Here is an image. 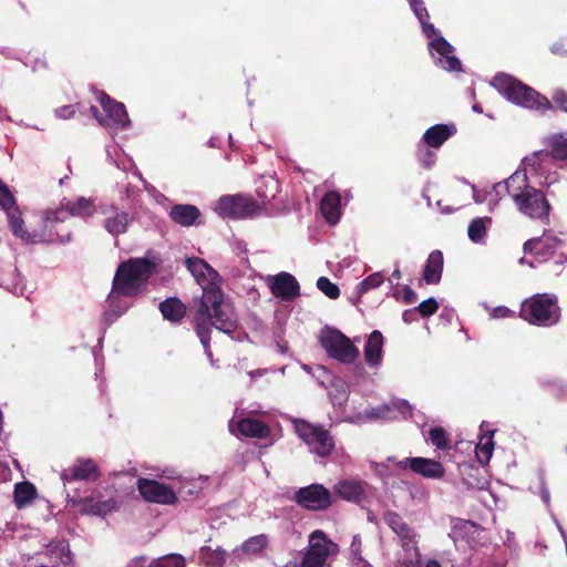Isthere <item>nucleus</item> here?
<instances>
[{
    "mask_svg": "<svg viewBox=\"0 0 567 567\" xmlns=\"http://www.w3.org/2000/svg\"><path fill=\"white\" fill-rule=\"evenodd\" d=\"M196 333L209 361L214 363L210 350L212 327L231 334L238 328V318L233 305L225 299L221 288L203 293L194 316Z\"/></svg>",
    "mask_w": 567,
    "mask_h": 567,
    "instance_id": "obj_1",
    "label": "nucleus"
},
{
    "mask_svg": "<svg viewBox=\"0 0 567 567\" xmlns=\"http://www.w3.org/2000/svg\"><path fill=\"white\" fill-rule=\"evenodd\" d=\"M528 172L529 167L526 166L517 169L506 181L496 183L493 190L496 195L507 193L522 214L533 219H547L550 205L543 192L529 185Z\"/></svg>",
    "mask_w": 567,
    "mask_h": 567,
    "instance_id": "obj_2",
    "label": "nucleus"
},
{
    "mask_svg": "<svg viewBox=\"0 0 567 567\" xmlns=\"http://www.w3.org/2000/svg\"><path fill=\"white\" fill-rule=\"evenodd\" d=\"M492 85L509 102L530 110L545 112L553 109L550 101L535 91L533 87L522 83L507 74L494 76Z\"/></svg>",
    "mask_w": 567,
    "mask_h": 567,
    "instance_id": "obj_3",
    "label": "nucleus"
},
{
    "mask_svg": "<svg viewBox=\"0 0 567 567\" xmlns=\"http://www.w3.org/2000/svg\"><path fill=\"white\" fill-rule=\"evenodd\" d=\"M153 271V264L146 258H134L117 268L113 280L110 300L115 296H135L147 282Z\"/></svg>",
    "mask_w": 567,
    "mask_h": 567,
    "instance_id": "obj_4",
    "label": "nucleus"
},
{
    "mask_svg": "<svg viewBox=\"0 0 567 567\" xmlns=\"http://www.w3.org/2000/svg\"><path fill=\"white\" fill-rule=\"evenodd\" d=\"M550 152L539 151L523 161V165L529 167L532 174L544 176L543 185H551L557 182V174L549 172L554 159L567 158V137L554 135L549 140Z\"/></svg>",
    "mask_w": 567,
    "mask_h": 567,
    "instance_id": "obj_5",
    "label": "nucleus"
},
{
    "mask_svg": "<svg viewBox=\"0 0 567 567\" xmlns=\"http://www.w3.org/2000/svg\"><path fill=\"white\" fill-rule=\"evenodd\" d=\"M297 435L307 444L310 453L327 457L334 450V440L329 431L321 425L311 424L305 420H292Z\"/></svg>",
    "mask_w": 567,
    "mask_h": 567,
    "instance_id": "obj_6",
    "label": "nucleus"
},
{
    "mask_svg": "<svg viewBox=\"0 0 567 567\" xmlns=\"http://www.w3.org/2000/svg\"><path fill=\"white\" fill-rule=\"evenodd\" d=\"M520 316L537 326H551L559 320V308L556 299L548 295H536L523 302Z\"/></svg>",
    "mask_w": 567,
    "mask_h": 567,
    "instance_id": "obj_7",
    "label": "nucleus"
},
{
    "mask_svg": "<svg viewBox=\"0 0 567 567\" xmlns=\"http://www.w3.org/2000/svg\"><path fill=\"white\" fill-rule=\"evenodd\" d=\"M264 206L254 198L240 194L221 196L216 203L215 210L224 217L245 219L258 216Z\"/></svg>",
    "mask_w": 567,
    "mask_h": 567,
    "instance_id": "obj_8",
    "label": "nucleus"
},
{
    "mask_svg": "<svg viewBox=\"0 0 567 567\" xmlns=\"http://www.w3.org/2000/svg\"><path fill=\"white\" fill-rule=\"evenodd\" d=\"M319 341L327 354L341 363H352L359 355L351 340L337 329L322 330Z\"/></svg>",
    "mask_w": 567,
    "mask_h": 567,
    "instance_id": "obj_9",
    "label": "nucleus"
},
{
    "mask_svg": "<svg viewBox=\"0 0 567 567\" xmlns=\"http://www.w3.org/2000/svg\"><path fill=\"white\" fill-rule=\"evenodd\" d=\"M338 551V546L328 539L322 530H315L309 536V548L300 564H290L286 567H322L328 556Z\"/></svg>",
    "mask_w": 567,
    "mask_h": 567,
    "instance_id": "obj_10",
    "label": "nucleus"
},
{
    "mask_svg": "<svg viewBox=\"0 0 567 567\" xmlns=\"http://www.w3.org/2000/svg\"><path fill=\"white\" fill-rule=\"evenodd\" d=\"M97 100L105 113L102 116L96 106H91V113L105 127L112 128H126L130 124V118L124 104L112 100L104 92H99Z\"/></svg>",
    "mask_w": 567,
    "mask_h": 567,
    "instance_id": "obj_11",
    "label": "nucleus"
},
{
    "mask_svg": "<svg viewBox=\"0 0 567 567\" xmlns=\"http://www.w3.org/2000/svg\"><path fill=\"white\" fill-rule=\"evenodd\" d=\"M295 499L309 511H324L332 504V494L321 484H310L299 488Z\"/></svg>",
    "mask_w": 567,
    "mask_h": 567,
    "instance_id": "obj_12",
    "label": "nucleus"
},
{
    "mask_svg": "<svg viewBox=\"0 0 567 567\" xmlns=\"http://www.w3.org/2000/svg\"><path fill=\"white\" fill-rule=\"evenodd\" d=\"M187 270L202 287L203 293L220 288L221 278L204 259L198 257H188L185 259Z\"/></svg>",
    "mask_w": 567,
    "mask_h": 567,
    "instance_id": "obj_13",
    "label": "nucleus"
},
{
    "mask_svg": "<svg viewBox=\"0 0 567 567\" xmlns=\"http://www.w3.org/2000/svg\"><path fill=\"white\" fill-rule=\"evenodd\" d=\"M388 461L401 470L410 468L425 478H441L445 472L440 462L425 457H405L400 461L389 457Z\"/></svg>",
    "mask_w": 567,
    "mask_h": 567,
    "instance_id": "obj_14",
    "label": "nucleus"
},
{
    "mask_svg": "<svg viewBox=\"0 0 567 567\" xmlns=\"http://www.w3.org/2000/svg\"><path fill=\"white\" fill-rule=\"evenodd\" d=\"M95 213L93 199L79 197L75 200H69L55 210L48 212L47 219L50 221H63L70 216L87 218Z\"/></svg>",
    "mask_w": 567,
    "mask_h": 567,
    "instance_id": "obj_15",
    "label": "nucleus"
},
{
    "mask_svg": "<svg viewBox=\"0 0 567 567\" xmlns=\"http://www.w3.org/2000/svg\"><path fill=\"white\" fill-rule=\"evenodd\" d=\"M561 245V239L550 231L545 230L542 237L526 240L523 249L525 254H530L535 256L539 262H544L553 257Z\"/></svg>",
    "mask_w": 567,
    "mask_h": 567,
    "instance_id": "obj_16",
    "label": "nucleus"
},
{
    "mask_svg": "<svg viewBox=\"0 0 567 567\" xmlns=\"http://www.w3.org/2000/svg\"><path fill=\"white\" fill-rule=\"evenodd\" d=\"M137 488L143 498L151 503L171 505L177 501L172 488L154 480L140 478Z\"/></svg>",
    "mask_w": 567,
    "mask_h": 567,
    "instance_id": "obj_17",
    "label": "nucleus"
},
{
    "mask_svg": "<svg viewBox=\"0 0 567 567\" xmlns=\"http://www.w3.org/2000/svg\"><path fill=\"white\" fill-rule=\"evenodd\" d=\"M0 206L6 210L10 220L12 233L22 239L28 238V233L23 228V220L20 216L19 209L16 206L13 195L8 186L0 181Z\"/></svg>",
    "mask_w": 567,
    "mask_h": 567,
    "instance_id": "obj_18",
    "label": "nucleus"
},
{
    "mask_svg": "<svg viewBox=\"0 0 567 567\" xmlns=\"http://www.w3.org/2000/svg\"><path fill=\"white\" fill-rule=\"evenodd\" d=\"M433 58L437 65L446 71H460L461 62L453 54L454 48L443 38L436 37L430 42Z\"/></svg>",
    "mask_w": 567,
    "mask_h": 567,
    "instance_id": "obj_19",
    "label": "nucleus"
},
{
    "mask_svg": "<svg viewBox=\"0 0 567 567\" xmlns=\"http://www.w3.org/2000/svg\"><path fill=\"white\" fill-rule=\"evenodd\" d=\"M229 430L236 436L243 435L251 439H267L270 435V427L255 417H243L237 423L229 422Z\"/></svg>",
    "mask_w": 567,
    "mask_h": 567,
    "instance_id": "obj_20",
    "label": "nucleus"
},
{
    "mask_svg": "<svg viewBox=\"0 0 567 567\" xmlns=\"http://www.w3.org/2000/svg\"><path fill=\"white\" fill-rule=\"evenodd\" d=\"M269 287L272 295L281 300H292L299 295V284L288 272H280L269 277Z\"/></svg>",
    "mask_w": 567,
    "mask_h": 567,
    "instance_id": "obj_21",
    "label": "nucleus"
},
{
    "mask_svg": "<svg viewBox=\"0 0 567 567\" xmlns=\"http://www.w3.org/2000/svg\"><path fill=\"white\" fill-rule=\"evenodd\" d=\"M383 520L391 528V530L400 538L403 547L416 545V534L405 523L401 515L393 511H386L383 514Z\"/></svg>",
    "mask_w": 567,
    "mask_h": 567,
    "instance_id": "obj_22",
    "label": "nucleus"
},
{
    "mask_svg": "<svg viewBox=\"0 0 567 567\" xmlns=\"http://www.w3.org/2000/svg\"><path fill=\"white\" fill-rule=\"evenodd\" d=\"M368 484L359 480H342L333 486V493L347 501L359 503L365 498V489Z\"/></svg>",
    "mask_w": 567,
    "mask_h": 567,
    "instance_id": "obj_23",
    "label": "nucleus"
},
{
    "mask_svg": "<svg viewBox=\"0 0 567 567\" xmlns=\"http://www.w3.org/2000/svg\"><path fill=\"white\" fill-rule=\"evenodd\" d=\"M106 215L104 219V228L113 236L125 234L132 221V217L128 213L120 210L115 206H110L103 210Z\"/></svg>",
    "mask_w": 567,
    "mask_h": 567,
    "instance_id": "obj_24",
    "label": "nucleus"
},
{
    "mask_svg": "<svg viewBox=\"0 0 567 567\" xmlns=\"http://www.w3.org/2000/svg\"><path fill=\"white\" fill-rule=\"evenodd\" d=\"M97 467L92 460H78L71 467L61 473L62 481L69 483L78 480L97 478Z\"/></svg>",
    "mask_w": 567,
    "mask_h": 567,
    "instance_id": "obj_25",
    "label": "nucleus"
},
{
    "mask_svg": "<svg viewBox=\"0 0 567 567\" xmlns=\"http://www.w3.org/2000/svg\"><path fill=\"white\" fill-rule=\"evenodd\" d=\"M412 408L404 400H396L391 402L390 404H383L377 409H372L369 413V416L374 419H383V420H398V419H406L411 415Z\"/></svg>",
    "mask_w": 567,
    "mask_h": 567,
    "instance_id": "obj_26",
    "label": "nucleus"
},
{
    "mask_svg": "<svg viewBox=\"0 0 567 567\" xmlns=\"http://www.w3.org/2000/svg\"><path fill=\"white\" fill-rule=\"evenodd\" d=\"M169 217L174 223L183 227H190L199 224L200 212L194 205L177 204L171 208Z\"/></svg>",
    "mask_w": 567,
    "mask_h": 567,
    "instance_id": "obj_27",
    "label": "nucleus"
},
{
    "mask_svg": "<svg viewBox=\"0 0 567 567\" xmlns=\"http://www.w3.org/2000/svg\"><path fill=\"white\" fill-rule=\"evenodd\" d=\"M455 132L456 127L454 124H436L425 131V133L423 134V141L427 146L439 148Z\"/></svg>",
    "mask_w": 567,
    "mask_h": 567,
    "instance_id": "obj_28",
    "label": "nucleus"
},
{
    "mask_svg": "<svg viewBox=\"0 0 567 567\" xmlns=\"http://www.w3.org/2000/svg\"><path fill=\"white\" fill-rule=\"evenodd\" d=\"M382 352H383V336L380 331L374 330L365 346H364V359L368 365L375 367L379 365L382 361Z\"/></svg>",
    "mask_w": 567,
    "mask_h": 567,
    "instance_id": "obj_29",
    "label": "nucleus"
},
{
    "mask_svg": "<svg viewBox=\"0 0 567 567\" xmlns=\"http://www.w3.org/2000/svg\"><path fill=\"white\" fill-rule=\"evenodd\" d=\"M0 287H3L14 295H22L24 292L22 279L12 264H6L1 267Z\"/></svg>",
    "mask_w": 567,
    "mask_h": 567,
    "instance_id": "obj_30",
    "label": "nucleus"
},
{
    "mask_svg": "<svg viewBox=\"0 0 567 567\" xmlns=\"http://www.w3.org/2000/svg\"><path fill=\"white\" fill-rule=\"evenodd\" d=\"M443 271V254L440 250H433L426 260L423 270V280L427 285L439 284Z\"/></svg>",
    "mask_w": 567,
    "mask_h": 567,
    "instance_id": "obj_31",
    "label": "nucleus"
},
{
    "mask_svg": "<svg viewBox=\"0 0 567 567\" xmlns=\"http://www.w3.org/2000/svg\"><path fill=\"white\" fill-rule=\"evenodd\" d=\"M81 512L89 515L104 516L116 507V502L113 498L105 501L85 498L81 502Z\"/></svg>",
    "mask_w": 567,
    "mask_h": 567,
    "instance_id": "obj_32",
    "label": "nucleus"
},
{
    "mask_svg": "<svg viewBox=\"0 0 567 567\" xmlns=\"http://www.w3.org/2000/svg\"><path fill=\"white\" fill-rule=\"evenodd\" d=\"M340 195L336 192L327 193L321 199V212L330 224H336L340 217Z\"/></svg>",
    "mask_w": 567,
    "mask_h": 567,
    "instance_id": "obj_33",
    "label": "nucleus"
},
{
    "mask_svg": "<svg viewBox=\"0 0 567 567\" xmlns=\"http://www.w3.org/2000/svg\"><path fill=\"white\" fill-rule=\"evenodd\" d=\"M163 317L172 322L179 321L185 316V306L177 298H168L159 303Z\"/></svg>",
    "mask_w": 567,
    "mask_h": 567,
    "instance_id": "obj_34",
    "label": "nucleus"
},
{
    "mask_svg": "<svg viewBox=\"0 0 567 567\" xmlns=\"http://www.w3.org/2000/svg\"><path fill=\"white\" fill-rule=\"evenodd\" d=\"M227 553L221 548L213 549L208 546H204L199 550V559L206 566L220 567L226 561Z\"/></svg>",
    "mask_w": 567,
    "mask_h": 567,
    "instance_id": "obj_35",
    "label": "nucleus"
},
{
    "mask_svg": "<svg viewBox=\"0 0 567 567\" xmlns=\"http://www.w3.org/2000/svg\"><path fill=\"white\" fill-rule=\"evenodd\" d=\"M414 14L422 23L423 32L427 38H432L435 35L436 30L433 24L427 22L429 13L422 0H411L409 1Z\"/></svg>",
    "mask_w": 567,
    "mask_h": 567,
    "instance_id": "obj_36",
    "label": "nucleus"
},
{
    "mask_svg": "<svg viewBox=\"0 0 567 567\" xmlns=\"http://www.w3.org/2000/svg\"><path fill=\"white\" fill-rule=\"evenodd\" d=\"M37 491L30 482L18 483L14 487V502L18 508L24 507L35 497Z\"/></svg>",
    "mask_w": 567,
    "mask_h": 567,
    "instance_id": "obj_37",
    "label": "nucleus"
},
{
    "mask_svg": "<svg viewBox=\"0 0 567 567\" xmlns=\"http://www.w3.org/2000/svg\"><path fill=\"white\" fill-rule=\"evenodd\" d=\"M492 219L489 217H477L474 218L467 229L468 238L473 243H482L485 238L487 227L491 225Z\"/></svg>",
    "mask_w": 567,
    "mask_h": 567,
    "instance_id": "obj_38",
    "label": "nucleus"
},
{
    "mask_svg": "<svg viewBox=\"0 0 567 567\" xmlns=\"http://www.w3.org/2000/svg\"><path fill=\"white\" fill-rule=\"evenodd\" d=\"M267 545L268 538L266 535L261 534L247 539L240 549L246 555H258L267 547Z\"/></svg>",
    "mask_w": 567,
    "mask_h": 567,
    "instance_id": "obj_39",
    "label": "nucleus"
},
{
    "mask_svg": "<svg viewBox=\"0 0 567 567\" xmlns=\"http://www.w3.org/2000/svg\"><path fill=\"white\" fill-rule=\"evenodd\" d=\"M429 441L439 450L450 447L451 440L446 431L441 426H435L429 431Z\"/></svg>",
    "mask_w": 567,
    "mask_h": 567,
    "instance_id": "obj_40",
    "label": "nucleus"
},
{
    "mask_svg": "<svg viewBox=\"0 0 567 567\" xmlns=\"http://www.w3.org/2000/svg\"><path fill=\"white\" fill-rule=\"evenodd\" d=\"M383 281L384 276L382 272H373L357 286V292L361 296L371 289L378 288Z\"/></svg>",
    "mask_w": 567,
    "mask_h": 567,
    "instance_id": "obj_41",
    "label": "nucleus"
},
{
    "mask_svg": "<svg viewBox=\"0 0 567 567\" xmlns=\"http://www.w3.org/2000/svg\"><path fill=\"white\" fill-rule=\"evenodd\" d=\"M317 287L330 299H337L340 295L339 287L327 277H320L317 280Z\"/></svg>",
    "mask_w": 567,
    "mask_h": 567,
    "instance_id": "obj_42",
    "label": "nucleus"
},
{
    "mask_svg": "<svg viewBox=\"0 0 567 567\" xmlns=\"http://www.w3.org/2000/svg\"><path fill=\"white\" fill-rule=\"evenodd\" d=\"M493 453V441L491 437L486 439L485 442H480L476 447V455L481 463H487L492 457Z\"/></svg>",
    "mask_w": 567,
    "mask_h": 567,
    "instance_id": "obj_43",
    "label": "nucleus"
},
{
    "mask_svg": "<svg viewBox=\"0 0 567 567\" xmlns=\"http://www.w3.org/2000/svg\"><path fill=\"white\" fill-rule=\"evenodd\" d=\"M408 554V558L400 560L396 565V567H417L419 563V550L415 545H410L408 547H404Z\"/></svg>",
    "mask_w": 567,
    "mask_h": 567,
    "instance_id": "obj_44",
    "label": "nucleus"
},
{
    "mask_svg": "<svg viewBox=\"0 0 567 567\" xmlns=\"http://www.w3.org/2000/svg\"><path fill=\"white\" fill-rule=\"evenodd\" d=\"M439 309V303L434 298H429L422 301L415 310H417L422 317H430L434 315Z\"/></svg>",
    "mask_w": 567,
    "mask_h": 567,
    "instance_id": "obj_45",
    "label": "nucleus"
},
{
    "mask_svg": "<svg viewBox=\"0 0 567 567\" xmlns=\"http://www.w3.org/2000/svg\"><path fill=\"white\" fill-rule=\"evenodd\" d=\"M362 540L359 535H354L350 545V557L351 563L354 565V560L363 559L361 556Z\"/></svg>",
    "mask_w": 567,
    "mask_h": 567,
    "instance_id": "obj_46",
    "label": "nucleus"
},
{
    "mask_svg": "<svg viewBox=\"0 0 567 567\" xmlns=\"http://www.w3.org/2000/svg\"><path fill=\"white\" fill-rule=\"evenodd\" d=\"M158 567H185V560L182 556H169L166 558H162L161 561L157 563Z\"/></svg>",
    "mask_w": 567,
    "mask_h": 567,
    "instance_id": "obj_47",
    "label": "nucleus"
},
{
    "mask_svg": "<svg viewBox=\"0 0 567 567\" xmlns=\"http://www.w3.org/2000/svg\"><path fill=\"white\" fill-rule=\"evenodd\" d=\"M75 114L74 105H64L55 110V116L61 120L71 118Z\"/></svg>",
    "mask_w": 567,
    "mask_h": 567,
    "instance_id": "obj_48",
    "label": "nucleus"
},
{
    "mask_svg": "<svg viewBox=\"0 0 567 567\" xmlns=\"http://www.w3.org/2000/svg\"><path fill=\"white\" fill-rule=\"evenodd\" d=\"M554 103L563 111L567 112V94L564 91H557L553 95Z\"/></svg>",
    "mask_w": 567,
    "mask_h": 567,
    "instance_id": "obj_49",
    "label": "nucleus"
},
{
    "mask_svg": "<svg viewBox=\"0 0 567 567\" xmlns=\"http://www.w3.org/2000/svg\"><path fill=\"white\" fill-rule=\"evenodd\" d=\"M419 159L424 167L430 168L434 164L435 155L429 150H424L419 154Z\"/></svg>",
    "mask_w": 567,
    "mask_h": 567,
    "instance_id": "obj_50",
    "label": "nucleus"
},
{
    "mask_svg": "<svg viewBox=\"0 0 567 567\" xmlns=\"http://www.w3.org/2000/svg\"><path fill=\"white\" fill-rule=\"evenodd\" d=\"M158 561H161V559H156V560L148 563L145 557H138V558L133 559L127 567H158L157 566Z\"/></svg>",
    "mask_w": 567,
    "mask_h": 567,
    "instance_id": "obj_51",
    "label": "nucleus"
},
{
    "mask_svg": "<svg viewBox=\"0 0 567 567\" xmlns=\"http://www.w3.org/2000/svg\"><path fill=\"white\" fill-rule=\"evenodd\" d=\"M268 184L271 185L272 190H274V193L270 196H268L267 194L261 193L260 189L257 190L258 195L262 198V203L268 202L270 198H274L276 193H277V190H278V182L275 178H272V177L269 178L268 179Z\"/></svg>",
    "mask_w": 567,
    "mask_h": 567,
    "instance_id": "obj_52",
    "label": "nucleus"
},
{
    "mask_svg": "<svg viewBox=\"0 0 567 567\" xmlns=\"http://www.w3.org/2000/svg\"><path fill=\"white\" fill-rule=\"evenodd\" d=\"M403 299L405 303H414L417 300V295L410 287H405Z\"/></svg>",
    "mask_w": 567,
    "mask_h": 567,
    "instance_id": "obj_53",
    "label": "nucleus"
},
{
    "mask_svg": "<svg viewBox=\"0 0 567 567\" xmlns=\"http://www.w3.org/2000/svg\"><path fill=\"white\" fill-rule=\"evenodd\" d=\"M60 558H61L62 564H69L71 561V553L66 545L61 544Z\"/></svg>",
    "mask_w": 567,
    "mask_h": 567,
    "instance_id": "obj_54",
    "label": "nucleus"
},
{
    "mask_svg": "<svg viewBox=\"0 0 567 567\" xmlns=\"http://www.w3.org/2000/svg\"><path fill=\"white\" fill-rule=\"evenodd\" d=\"M338 456H340V458L337 461L341 464L348 463L350 461L349 455L342 449L336 451V457Z\"/></svg>",
    "mask_w": 567,
    "mask_h": 567,
    "instance_id": "obj_55",
    "label": "nucleus"
},
{
    "mask_svg": "<svg viewBox=\"0 0 567 567\" xmlns=\"http://www.w3.org/2000/svg\"><path fill=\"white\" fill-rule=\"evenodd\" d=\"M401 279V271L399 268L394 269L392 275L389 278V282L393 284L394 281H399Z\"/></svg>",
    "mask_w": 567,
    "mask_h": 567,
    "instance_id": "obj_56",
    "label": "nucleus"
},
{
    "mask_svg": "<svg viewBox=\"0 0 567 567\" xmlns=\"http://www.w3.org/2000/svg\"><path fill=\"white\" fill-rule=\"evenodd\" d=\"M353 567H372L368 561L364 559L354 560Z\"/></svg>",
    "mask_w": 567,
    "mask_h": 567,
    "instance_id": "obj_57",
    "label": "nucleus"
},
{
    "mask_svg": "<svg viewBox=\"0 0 567 567\" xmlns=\"http://www.w3.org/2000/svg\"><path fill=\"white\" fill-rule=\"evenodd\" d=\"M495 312L499 317H505L507 313H509V310L505 307H499L495 310Z\"/></svg>",
    "mask_w": 567,
    "mask_h": 567,
    "instance_id": "obj_58",
    "label": "nucleus"
},
{
    "mask_svg": "<svg viewBox=\"0 0 567 567\" xmlns=\"http://www.w3.org/2000/svg\"><path fill=\"white\" fill-rule=\"evenodd\" d=\"M411 315H412V310H406L404 313H403V320L405 322H410L411 321Z\"/></svg>",
    "mask_w": 567,
    "mask_h": 567,
    "instance_id": "obj_59",
    "label": "nucleus"
},
{
    "mask_svg": "<svg viewBox=\"0 0 567 567\" xmlns=\"http://www.w3.org/2000/svg\"><path fill=\"white\" fill-rule=\"evenodd\" d=\"M424 567H441L436 560H429Z\"/></svg>",
    "mask_w": 567,
    "mask_h": 567,
    "instance_id": "obj_60",
    "label": "nucleus"
},
{
    "mask_svg": "<svg viewBox=\"0 0 567 567\" xmlns=\"http://www.w3.org/2000/svg\"><path fill=\"white\" fill-rule=\"evenodd\" d=\"M264 374V371L262 370H256V371H250L249 372V375L251 378H255V377H258V375H262Z\"/></svg>",
    "mask_w": 567,
    "mask_h": 567,
    "instance_id": "obj_61",
    "label": "nucleus"
},
{
    "mask_svg": "<svg viewBox=\"0 0 567 567\" xmlns=\"http://www.w3.org/2000/svg\"><path fill=\"white\" fill-rule=\"evenodd\" d=\"M519 262H520L522 265H528V266H530V267H534V264H533L532 261H527V260H526V258H524V257H523V258H520Z\"/></svg>",
    "mask_w": 567,
    "mask_h": 567,
    "instance_id": "obj_62",
    "label": "nucleus"
},
{
    "mask_svg": "<svg viewBox=\"0 0 567 567\" xmlns=\"http://www.w3.org/2000/svg\"><path fill=\"white\" fill-rule=\"evenodd\" d=\"M559 51H560V48H558L557 45H553L551 47V52L553 53H559Z\"/></svg>",
    "mask_w": 567,
    "mask_h": 567,
    "instance_id": "obj_63",
    "label": "nucleus"
},
{
    "mask_svg": "<svg viewBox=\"0 0 567 567\" xmlns=\"http://www.w3.org/2000/svg\"><path fill=\"white\" fill-rule=\"evenodd\" d=\"M473 110H474L475 112H480V111H481V110L478 109V106H476V105H475V106H473Z\"/></svg>",
    "mask_w": 567,
    "mask_h": 567,
    "instance_id": "obj_64",
    "label": "nucleus"
}]
</instances>
